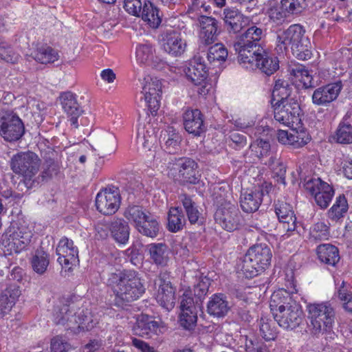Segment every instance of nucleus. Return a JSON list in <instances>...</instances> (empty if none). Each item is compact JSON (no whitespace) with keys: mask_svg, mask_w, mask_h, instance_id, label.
Here are the masks:
<instances>
[{"mask_svg":"<svg viewBox=\"0 0 352 352\" xmlns=\"http://www.w3.org/2000/svg\"><path fill=\"white\" fill-rule=\"evenodd\" d=\"M306 309L310 333L317 338L324 335L326 340H334L336 334L333 329L336 320V311L333 305L329 301L309 303Z\"/></svg>","mask_w":352,"mask_h":352,"instance_id":"f257e3e1","label":"nucleus"},{"mask_svg":"<svg viewBox=\"0 0 352 352\" xmlns=\"http://www.w3.org/2000/svg\"><path fill=\"white\" fill-rule=\"evenodd\" d=\"M115 294L114 303L118 307H124L138 299L145 292L139 274L134 270H124L111 275Z\"/></svg>","mask_w":352,"mask_h":352,"instance_id":"f03ea898","label":"nucleus"},{"mask_svg":"<svg viewBox=\"0 0 352 352\" xmlns=\"http://www.w3.org/2000/svg\"><path fill=\"white\" fill-rule=\"evenodd\" d=\"M89 315L87 309L77 308L74 302L60 303L54 307L53 320L56 325L63 326L67 331L77 334L93 327L89 324Z\"/></svg>","mask_w":352,"mask_h":352,"instance_id":"7ed1b4c3","label":"nucleus"},{"mask_svg":"<svg viewBox=\"0 0 352 352\" xmlns=\"http://www.w3.org/2000/svg\"><path fill=\"white\" fill-rule=\"evenodd\" d=\"M278 46L287 50L290 47L293 55L298 60H306L311 57V43L305 35V30L300 24H293L277 35Z\"/></svg>","mask_w":352,"mask_h":352,"instance_id":"20e7f679","label":"nucleus"},{"mask_svg":"<svg viewBox=\"0 0 352 352\" xmlns=\"http://www.w3.org/2000/svg\"><path fill=\"white\" fill-rule=\"evenodd\" d=\"M272 252L266 243L255 244L250 247L239 267L248 278L256 276L270 265Z\"/></svg>","mask_w":352,"mask_h":352,"instance_id":"39448f33","label":"nucleus"},{"mask_svg":"<svg viewBox=\"0 0 352 352\" xmlns=\"http://www.w3.org/2000/svg\"><path fill=\"white\" fill-rule=\"evenodd\" d=\"M263 36V29L252 25L244 33L237 37L234 47L238 52V62L240 63L249 62L251 56L254 54L258 47H263L259 43Z\"/></svg>","mask_w":352,"mask_h":352,"instance_id":"423d86ee","label":"nucleus"},{"mask_svg":"<svg viewBox=\"0 0 352 352\" xmlns=\"http://www.w3.org/2000/svg\"><path fill=\"white\" fill-rule=\"evenodd\" d=\"M32 236V230L25 221H14L2 236V244L16 252H20L29 245Z\"/></svg>","mask_w":352,"mask_h":352,"instance_id":"0eeeda50","label":"nucleus"},{"mask_svg":"<svg viewBox=\"0 0 352 352\" xmlns=\"http://www.w3.org/2000/svg\"><path fill=\"white\" fill-rule=\"evenodd\" d=\"M25 133V126L21 119L13 110L0 109V135L7 142H16Z\"/></svg>","mask_w":352,"mask_h":352,"instance_id":"6e6552de","label":"nucleus"},{"mask_svg":"<svg viewBox=\"0 0 352 352\" xmlns=\"http://www.w3.org/2000/svg\"><path fill=\"white\" fill-rule=\"evenodd\" d=\"M41 160L33 152H20L14 155L10 160L11 170L25 180H31L38 173Z\"/></svg>","mask_w":352,"mask_h":352,"instance_id":"1a4fd4ad","label":"nucleus"},{"mask_svg":"<svg viewBox=\"0 0 352 352\" xmlns=\"http://www.w3.org/2000/svg\"><path fill=\"white\" fill-rule=\"evenodd\" d=\"M255 54L251 56L249 62L240 63L250 70L259 69L267 76L273 74L279 68L278 58L270 55L263 47H258Z\"/></svg>","mask_w":352,"mask_h":352,"instance_id":"9d476101","label":"nucleus"},{"mask_svg":"<svg viewBox=\"0 0 352 352\" xmlns=\"http://www.w3.org/2000/svg\"><path fill=\"white\" fill-rule=\"evenodd\" d=\"M300 107L296 100H282L274 105V117L279 123L289 126L299 120Z\"/></svg>","mask_w":352,"mask_h":352,"instance_id":"9b49d317","label":"nucleus"},{"mask_svg":"<svg viewBox=\"0 0 352 352\" xmlns=\"http://www.w3.org/2000/svg\"><path fill=\"white\" fill-rule=\"evenodd\" d=\"M175 166L171 171H177L176 175L172 172L175 180L181 184H196L199 182L201 175L198 170L197 163L190 158L179 159L175 164Z\"/></svg>","mask_w":352,"mask_h":352,"instance_id":"f8f14e48","label":"nucleus"},{"mask_svg":"<svg viewBox=\"0 0 352 352\" xmlns=\"http://www.w3.org/2000/svg\"><path fill=\"white\" fill-rule=\"evenodd\" d=\"M304 187L307 192L314 196L318 206L321 208H327L334 194L331 186L317 177L306 181Z\"/></svg>","mask_w":352,"mask_h":352,"instance_id":"ddd939ff","label":"nucleus"},{"mask_svg":"<svg viewBox=\"0 0 352 352\" xmlns=\"http://www.w3.org/2000/svg\"><path fill=\"white\" fill-rule=\"evenodd\" d=\"M214 219L222 228L232 232L239 228L241 214L234 205L226 204L218 208L214 214Z\"/></svg>","mask_w":352,"mask_h":352,"instance_id":"4468645a","label":"nucleus"},{"mask_svg":"<svg viewBox=\"0 0 352 352\" xmlns=\"http://www.w3.org/2000/svg\"><path fill=\"white\" fill-rule=\"evenodd\" d=\"M274 318L280 327L285 329H294L298 327L303 320V311L301 305L296 302L289 305L281 311L274 312Z\"/></svg>","mask_w":352,"mask_h":352,"instance_id":"2eb2a0df","label":"nucleus"},{"mask_svg":"<svg viewBox=\"0 0 352 352\" xmlns=\"http://www.w3.org/2000/svg\"><path fill=\"white\" fill-rule=\"evenodd\" d=\"M155 284L159 286L156 298L157 302L166 310H171L175 304L176 289L170 281L168 275L166 272L160 273Z\"/></svg>","mask_w":352,"mask_h":352,"instance_id":"dca6fc26","label":"nucleus"},{"mask_svg":"<svg viewBox=\"0 0 352 352\" xmlns=\"http://www.w3.org/2000/svg\"><path fill=\"white\" fill-rule=\"evenodd\" d=\"M142 94L144 101L151 114L157 112L160 107V98L162 94L161 82L151 76L145 77L142 82Z\"/></svg>","mask_w":352,"mask_h":352,"instance_id":"f3484780","label":"nucleus"},{"mask_svg":"<svg viewBox=\"0 0 352 352\" xmlns=\"http://www.w3.org/2000/svg\"><path fill=\"white\" fill-rule=\"evenodd\" d=\"M120 196L117 189L105 188L99 192L96 198L97 210L104 215L114 214L119 208Z\"/></svg>","mask_w":352,"mask_h":352,"instance_id":"a211bd4d","label":"nucleus"},{"mask_svg":"<svg viewBox=\"0 0 352 352\" xmlns=\"http://www.w3.org/2000/svg\"><path fill=\"white\" fill-rule=\"evenodd\" d=\"M342 89L341 81L320 87L314 91L311 101L315 105L327 107L338 98Z\"/></svg>","mask_w":352,"mask_h":352,"instance_id":"6ab92c4d","label":"nucleus"},{"mask_svg":"<svg viewBox=\"0 0 352 352\" xmlns=\"http://www.w3.org/2000/svg\"><path fill=\"white\" fill-rule=\"evenodd\" d=\"M197 306L193 298L184 293L180 302L181 314L179 315L180 325L185 329H193L197 322Z\"/></svg>","mask_w":352,"mask_h":352,"instance_id":"aec40b11","label":"nucleus"},{"mask_svg":"<svg viewBox=\"0 0 352 352\" xmlns=\"http://www.w3.org/2000/svg\"><path fill=\"white\" fill-rule=\"evenodd\" d=\"M58 262L61 266L71 268L69 265H74L79 261L78 250L74 245V241L67 237L62 238L56 247Z\"/></svg>","mask_w":352,"mask_h":352,"instance_id":"412c9836","label":"nucleus"},{"mask_svg":"<svg viewBox=\"0 0 352 352\" xmlns=\"http://www.w3.org/2000/svg\"><path fill=\"white\" fill-rule=\"evenodd\" d=\"M222 19L225 28L230 34L239 33L248 23V18L233 7L223 9Z\"/></svg>","mask_w":352,"mask_h":352,"instance_id":"4be33fe9","label":"nucleus"},{"mask_svg":"<svg viewBox=\"0 0 352 352\" xmlns=\"http://www.w3.org/2000/svg\"><path fill=\"white\" fill-rule=\"evenodd\" d=\"M183 124L185 130L194 136H201L206 131L204 116L197 109H188L183 114Z\"/></svg>","mask_w":352,"mask_h":352,"instance_id":"5701e85b","label":"nucleus"},{"mask_svg":"<svg viewBox=\"0 0 352 352\" xmlns=\"http://www.w3.org/2000/svg\"><path fill=\"white\" fill-rule=\"evenodd\" d=\"M60 102L63 109L67 115L71 125L75 129L78 126V118L83 113V110L77 102L75 94L70 91L64 92L60 94Z\"/></svg>","mask_w":352,"mask_h":352,"instance_id":"b1692460","label":"nucleus"},{"mask_svg":"<svg viewBox=\"0 0 352 352\" xmlns=\"http://www.w3.org/2000/svg\"><path fill=\"white\" fill-rule=\"evenodd\" d=\"M155 49L148 43L138 45L136 47V58L140 63L148 64L158 70L164 69L167 66L165 61L155 56Z\"/></svg>","mask_w":352,"mask_h":352,"instance_id":"393cba45","label":"nucleus"},{"mask_svg":"<svg viewBox=\"0 0 352 352\" xmlns=\"http://www.w3.org/2000/svg\"><path fill=\"white\" fill-rule=\"evenodd\" d=\"M162 47L168 54L174 56H179L186 50V41L182 38L179 32L169 30L164 34Z\"/></svg>","mask_w":352,"mask_h":352,"instance_id":"a878e982","label":"nucleus"},{"mask_svg":"<svg viewBox=\"0 0 352 352\" xmlns=\"http://www.w3.org/2000/svg\"><path fill=\"white\" fill-rule=\"evenodd\" d=\"M274 212L278 221L283 223L284 228L287 232H292L296 229V217L290 204L278 201L274 204Z\"/></svg>","mask_w":352,"mask_h":352,"instance_id":"bb28decb","label":"nucleus"},{"mask_svg":"<svg viewBox=\"0 0 352 352\" xmlns=\"http://www.w3.org/2000/svg\"><path fill=\"white\" fill-rule=\"evenodd\" d=\"M263 197V190L261 186H255L242 192L240 201L242 210L248 213L256 212L259 208Z\"/></svg>","mask_w":352,"mask_h":352,"instance_id":"cd10ccee","label":"nucleus"},{"mask_svg":"<svg viewBox=\"0 0 352 352\" xmlns=\"http://www.w3.org/2000/svg\"><path fill=\"white\" fill-rule=\"evenodd\" d=\"M200 40L204 45H210L217 40L219 34L218 21L213 17L202 16L199 20Z\"/></svg>","mask_w":352,"mask_h":352,"instance_id":"c85d7f7f","label":"nucleus"},{"mask_svg":"<svg viewBox=\"0 0 352 352\" xmlns=\"http://www.w3.org/2000/svg\"><path fill=\"white\" fill-rule=\"evenodd\" d=\"M91 147L100 157H104L115 152L116 138L109 132L100 133L96 135Z\"/></svg>","mask_w":352,"mask_h":352,"instance_id":"c756f323","label":"nucleus"},{"mask_svg":"<svg viewBox=\"0 0 352 352\" xmlns=\"http://www.w3.org/2000/svg\"><path fill=\"white\" fill-rule=\"evenodd\" d=\"M184 72L187 78L195 85L201 84L208 77L206 66L201 57L194 58Z\"/></svg>","mask_w":352,"mask_h":352,"instance_id":"7c9ffc66","label":"nucleus"},{"mask_svg":"<svg viewBox=\"0 0 352 352\" xmlns=\"http://www.w3.org/2000/svg\"><path fill=\"white\" fill-rule=\"evenodd\" d=\"M134 331L136 335L142 337H151L161 332L160 324L152 316L142 315L137 320Z\"/></svg>","mask_w":352,"mask_h":352,"instance_id":"2f4dec72","label":"nucleus"},{"mask_svg":"<svg viewBox=\"0 0 352 352\" xmlns=\"http://www.w3.org/2000/svg\"><path fill=\"white\" fill-rule=\"evenodd\" d=\"M230 309L226 296L223 294H214L207 305V311L218 318L225 316Z\"/></svg>","mask_w":352,"mask_h":352,"instance_id":"473e14b6","label":"nucleus"},{"mask_svg":"<svg viewBox=\"0 0 352 352\" xmlns=\"http://www.w3.org/2000/svg\"><path fill=\"white\" fill-rule=\"evenodd\" d=\"M297 302L294 300L291 294L285 289H281L274 292L270 299V307L271 311L273 312H278L284 310L289 307V305H293Z\"/></svg>","mask_w":352,"mask_h":352,"instance_id":"72a5a7b5","label":"nucleus"},{"mask_svg":"<svg viewBox=\"0 0 352 352\" xmlns=\"http://www.w3.org/2000/svg\"><path fill=\"white\" fill-rule=\"evenodd\" d=\"M137 142L148 151H151L155 146L157 143L156 131L150 123L138 129Z\"/></svg>","mask_w":352,"mask_h":352,"instance_id":"f704fd0d","label":"nucleus"},{"mask_svg":"<svg viewBox=\"0 0 352 352\" xmlns=\"http://www.w3.org/2000/svg\"><path fill=\"white\" fill-rule=\"evenodd\" d=\"M109 229L113 238L116 242L123 245L128 242L130 234V228L128 223L124 219H113L111 222Z\"/></svg>","mask_w":352,"mask_h":352,"instance_id":"c9c22d12","label":"nucleus"},{"mask_svg":"<svg viewBox=\"0 0 352 352\" xmlns=\"http://www.w3.org/2000/svg\"><path fill=\"white\" fill-rule=\"evenodd\" d=\"M317 254L321 262L331 266H335L340 258L338 248L329 243L318 245Z\"/></svg>","mask_w":352,"mask_h":352,"instance_id":"e433bc0d","label":"nucleus"},{"mask_svg":"<svg viewBox=\"0 0 352 352\" xmlns=\"http://www.w3.org/2000/svg\"><path fill=\"white\" fill-rule=\"evenodd\" d=\"M351 112H347L336 131L335 139L340 144L352 143V125L349 120L352 118Z\"/></svg>","mask_w":352,"mask_h":352,"instance_id":"4c0bfd02","label":"nucleus"},{"mask_svg":"<svg viewBox=\"0 0 352 352\" xmlns=\"http://www.w3.org/2000/svg\"><path fill=\"white\" fill-rule=\"evenodd\" d=\"M179 200L186 213L188 221L191 224L201 223V212L197 208L196 203L192 200L191 196L187 194H181L179 196Z\"/></svg>","mask_w":352,"mask_h":352,"instance_id":"58836bf2","label":"nucleus"},{"mask_svg":"<svg viewBox=\"0 0 352 352\" xmlns=\"http://www.w3.org/2000/svg\"><path fill=\"white\" fill-rule=\"evenodd\" d=\"M140 16L152 28H157L162 22L158 8L149 1H144Z\"/></svg>","mask_w":352,"mask_h":352,"instance_id":"ea45409f","label":"nucleus"},{"mask_svg":"<svg viewBox=\"0 0 352 352\" xmlns=\"http://www.w3.org/2000/svg\"><path fill=\"white\" fill-rule=\"evenodd\" d=\"M164 149L168 153H175L179 149L182 137L173 127H168L161 135Z\"/></svg>","mask_w":352,"mask_h":352,"instance_id":"a19ab883","label":"nucleus"},{"mask_svg":"<svg viewBox=\"0 0 352 352\" xmlns=\"http://www.w3.org/2000/svg\"><path fill=\"white\" fill-rule=\"evenodd\" d=\"M236 352H267L263 344H259L253 336H240L235 348Z\"/></svg>","mask_w":352,"mask_h":352,"instance_id":"79ce46f5","label":"nucleus"},{"mask_svg":"<svg viewBox=\"0 0 352 352\" xmlns=\"http://www.w3.org/2000/svg\"><path fill=\"white\" fill-rule=\"evenodd\" d=\"M50 265V254L43 248L37 249L31 259L33 271L38 275L45 273Z\"/></svg>","mask_w":352,"mask_h":352,"instance_id":"37998d69","label":"nucleus"},{"mask_svg":"<svg viewBox=\"0 0 352 352\" xmlns=\"http://www.w3.org/2000/svg\"><path fill=\"white\" fill-rule=\"evenodd\" d=\"M136 230L141 234L154 239L157 236L160 232V224L153 215L148 213L147 217L141 222Z\"/></svg>","mask_w":352,"mask_h":352,"instance_id":"c03bdc74","label":"nucleus"},{"mask_svg":"<svg viewBox=\"0 0 352 352\" xmlns=\"http://www.w3.org/2000/svg\"><path fill=\"white\" fill-rule=\"evenodd\" d=\"M263 164L268 166L272 169L278 183L282 184L284 186L286 184V166L276 153L271 155Z\"/></svg>","mask_w":352,"mask_h":352,"instance_id":"a18cd8bd","label":"nucleus"},{"mask_svg":"<svg viewBox=\"0 0 352 352\" xmlns=\"http://www.w3.org/2000/svg\"><path fill=\"white\" fill-rule=\"evenodd\" d=\"M151 258L157 265L164 266L168 261V251L166 244L151 243L148 245Z\"/></svg>","mask_w":352,"mask_h":352,"instance_id":"49530a36","label":"nucleus"},{"mask_svg":"<svg viewBox=\"0 0 352 352\" xmlns=\"http://www.w3.org/2000/svg\"><path fill=\"white\" fill-rule=\"evenodd\" d=\"M186 221V217L181 208H170L168 215V230L170 232H177L182 230Z\"/></svg>","mask_w":352,"mask_h":352,"instance_id":"de8ad7c7","label":"nucleus"},{"mask_svg":"<svg viewBox=\"0 0 352 352\" xmlns=\"http://www.w3.org/2000/svg\"><path fill=\"white\" fill-rule=\"evenodd\" d=\"M228 55L227 48L222 43H218L209 47L207 59L210 63L219 66L226 61Z\"/></svg>","mask_w":352,"mask_h":352,"instance_id":"09e8293b","label":"nucleus"},{"mask_svg":"<svg viewBox=\"0 0 352 352\" xmlns=\"http://www.w3.org/2000/svg\"><path fill=\"white\" fill-rule=\"evenodd\" d=\"M289 72L296 80L302 83L304 88L308 89L314 87L313 77L304 65H294V67L290 68Z\"/></svg>","mask_w":352,"mask_h":352,"instance_id":"8fccbe9b","label":"nucleus"},{"mask_svg":"<svg viewBox=\"0 0 352 352\" xmlns=\"http://www.w3.org/2000/svg\"><path fill=\"white\" fill-rule=\"evenodd\" d=\"M148 213L149 212L140 206H132L126 209L124 215L137 229L141 222L147 217Z\"/></svg>","mask_w":352,"mask_h":352,"instance_id":"3c124183","label":"nucleus"},{"mask_svg":"<svg viewBox=\"0 0 352 352\" xmlns=\"http://www.w3.org/2000/svg\"><path fill=\"white\" fill-rule=\"evenodd\" d=\"M33 58L42 64L54 63L58 59V54L51 47L46 45L36 49L32 54Z\"/></svg>","mask_w":352,"mask_h":352,"instance_id":"603ef678","label":"nucleus"},{"mask_svg":"<svg viewBox=\"0 0 352 352\" xmlns=\"http://www.w3.org/2000/svg\"><path fill=\"white\" fill-rule=\"evenodd\" d=\"M250 148L252 152L261 160L263 164L266 161L265 158L273 155L271 151L270 143L267 140L257 139L251 144Z\"/></svg>","mask_w":352,"mask_h":352,"instance_id":"864d4df0","label":"nucleus"},{"mask_svg":"<svg viewBox=\"0 0 352 352\" xmlns=\"http://www.w3.org/2000/svg\"><path fill=\"white\" fill-rule=\"evenodd\" d=\"M348 203L344 195H339L333 206L329 210L327 214L329 218L333 221H338L343 217L348 210Z\"/></svg>","mask_w":352,"mask_h":352,"instance_id":"5fc2aeb1","label":"nucleus"},{"mask_svg":"<svg viewBox=\"0 0 352 352\" xmlns=\"http://www.w3.org/2000/svg\"><path fill=\"white\" fill-rule=\"evenodd\" d=\"M260 335L266 341L274 340L277 336L275 322L266 318H261L259 321Z\"/></svg>","mask_w":352,"mask_h":352,"instance_id":"6e6d98bb","label":"nucleus"},{"mask_svg":"<svg viewBox=\"0 0 352 352\" xmlns=\"http://www.w3.org/2000/svg\"><path fill=\"white\" fill-rule=\"evenodd\" d=\"M280 4L288 14H299L306 8V0H281Z\"/></svg>","mask_w":352,"mask_h":352,"instance_id":"4d7b16f0","label":"nucleus"},{"mask_svg":"<svg viewBox=\"0 0 352 352\" xmlns=\"http://www.w3.org/2000/svg\"><path fill=\"white\" fill-rule=\"evenodd\" d=\"M210 285V279L206 277L199 280V282L195 285L193 292L197 298L196 302H195L196 305L199 306L201 303L202 300L205 298L208 292Z\"/></svg>","mask_w":352,"mask_h":352,"instance_id":"13d9d810","label":"nucleus"},{"mask_svg":"<svg viewBox=\"0 0 352 352\" xmlns=\"http://www.w3.org/2000/svg\"><path fill=\"white\" fill-rule=\"evenodd\" d=\"M268 16L270 21L276 25L283 24L287 16L288 13L283 9V6H274L271 7L267 11Z\"/></svg>","mask_w":352,"mask_h":352,"instance_id":"bf43d9fd","label":"nucleus"},{"mask_svg":"<svg viewBox=\"0 0 352 352\" xmlns=\"http://www.w3.org/2000/svg\"><path fill=\"white\" fill-rule=\"evenodd\" d=\"M310 235L315 241L327 239L329 236V227L324 222H317L311 228Z\"/></svg>","mask_w":352,"mask_h":352,"instance_id":"052dcab7","label":"nucleus"},{"mask_svg":"<svg viewBox=\"0 0 352 352\" xmlns=\"http://www.w3.org/2000/svg\"><path fill=\"white\" fill-rule=\"evenodd\" d=\"M0 58L7 63H15L18 61L19 56L8 43H0Z\"/></svg>","mask_w":352,"mask_h":352,"instance_id":"680f3d73","label":"nucleus"},{"mask_svg":"<svg viewBox=\"0 0 352 352\" xmlns=\"http://www.w3.org/2000/svg\"><path fill=\"white\" fill-rule=\"evenodd\" d=\"M291 138V146L294 148H300L307 144L310 138L309 134L304 131H294L292 133Z\"/></svg>","mask_w":352,"mask_h":352,"instance_id":"e2e57ef3","label":"nucleus"},{"mask_svg":"<svg viewBox=\"0 0 352 352\" xmlns=\"http://www.w3.org/2000/svg\"><path fill=\"white\" fill-rule=\"evenodd\" d=\"M74 349L62 336L54 337L51 341L52 352H72Z\"/></svg>","mask_w":352,"mask_h":352,"instance_id":"0e129e2a","label":"nucleus"},{"mask_svg":"<svg viewBox=\"0 0 352 352\" xmlns=\"http://www.w3.org/2000/svg\"><path fill=\"white\" fill-rule=\"evenodd\" d=\"M276 220L274 217H270L269 213L260 215L258 223H256V228L272 232L276 229Z\"/></svg>","mask_w":352,"mask_h":352,"instance_id":"69168bd1","label":"nucleus"},{"mask_svg":"<svg viewBox=\"0 0 352 352\" xmlns=\"http://www.w3.org/2000/svg\"><path fill=\"white\" fill-rule=\"evenodd\" d=\"M124 8L129 14L140 16V13L142 11L143 5L140 0H125Z\"/></svg>","mask_w":352,"mask_h":352,"instance_id":"338daca9","label":"nucleus"},{"mask_svg":"<svg viewBox=\"0 0 352 352\" xmlns=\"http://www.w3.org/2000/svg\"><path fill=\"white\" fill-rule=\"evenodd\" d=\"M14 302L6 294L3 293L0 296V313L5 314L8 313L14 305Z\"/></svg>","mask_w":352,"mask_h":352,"instance_id":"774afa93","label":"nucleus"}]
</instances>
